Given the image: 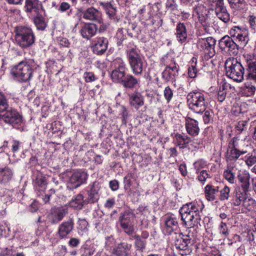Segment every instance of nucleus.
<instances>
[{
  "instance_id": "nucleus-51",
  "label": "nucleus",
  "mask_w": 256,
  "mask_h": 256,
  "mask_svg": "<svg viewBox=\"0 0 256 256\" xmlns=\"http://www.w3.org/2000/svg\"><path fill=\"white\" fill-rule=\"evenodd\" d=\"M242 30L240 26H234L230 30V35L231 36L230 38H232V39H234L236 36L238 35V34L240 32H242Z\"/></svg>"
},
{
  "instance_id": "nucleus-23",
  "label": "nucleus",
  "mask_w": 256,
  "mask_h": 256,
  "mask_svg": "<svg viewBox=\"0 0 256 256\" xmlns=\"http://www.w3.org/2000/svg\"><path fill=\"white\" fill-rule=\"evenodd\" d=\"M186 125L187 132L190 135L194 136L198 134L200 128L196 120L188 118L186 119Z\"/></svg>"
},
{
  "instance_id": "nucleus-36",
  "label": "nucleus",
  "mask_w": 256,
  "mask_h": 256,
  "mask_svg": "<svg viewBox=\"0 0 256 256\" xmlns=\"http://www.w3.org/2000/svg\"><path fill=\"white\" fill-rule=\"evenodd\" d=\"M230 8L238 10H244L246 6L245 0H228Z\"/></svg>"
},
{
  "instance_id": "nucleus-52",
  "label": "nucleus",
  "mask_w": 256,
  "mask_h": 256,
  "mask_svg": "<svg viewBox=\"0 0 256 256\" xmlns=\"http://www.w3.org/2000/svg\"><path fill=\"white\" fill-rule=\"evenodd\" d=\"M84 77L86 82H92L95 80L96 78L94 73L91 72H86L84 74Z\"/></svg>"
},
{
  "instance_id": "nucleus-19",
  "label": "nucleus",
  "mask_w": 256,
  "mask_h": 256,
  "mask_svg": "<svg viewBox=\"0 0 256 256\" xmlns=\"http://www.w3.org/2000/svg\"><path fill=\"white\" fill-rule=\"evenodd\" d=\"M236 178L240 188L242 190H250V176L249 172L246 170H239L237 174Z\"/></svg>"
},
{
  "instance_id": "nucleus-29",
  "label": "nucleus",
  "mask_w": 256,
  "mask_h": 256,
  "mask_svg": "<svg viewBox=\"0 0 256 256\" xmlns=\"http://www.w3.org/2000/svg\"><path fill=\"white\" fill-rule=\"evenodd\" d=\"M219 192V188L210 184H208L204 188V193L206 199L208 201H213L216 198Z\"/></svg>"
},
{
  "instance_id": "nucleus-46",
  "label": "nucleus",
  "mask_w": 256,
  "mask_h": 256,
  "mask_svg": "<svg viewBox=\"0 0 256 256\" xmlns=\"http://www.w3.org/2000/svg\"><path fill=\"white\" fill-rule=\"evenodd\" d=\"M254 204V200L252 198L248 196V198L242 204V206L245 208L250 210L252 208V206Z\"/></svg>"
},
{
  "instance_id": "nucleus-8",
  "label": "nucleus",
  "mask_w": 256,
  "mask_h": 256,
  "mask_svg": "<svg viewBox=\"0 0 256 256\" xmlns=\"http://www.w3.org/2000/svg\"><path fill=\"white\" fill-rule=\"evenodd\" d=\"M134 214L129 210L120 214L118 222L124 232L128 235L132 234L134 232Z\"/></svg>"
},
{
  "instance_id": "nucleus-60",
  "label": "nucleus",
  "mask_w": 256,
  "mask_h": 256,
  "mask_svg": "<svg viewBox=\"0 0 256 256\" xmlns=\"http://www.w3.org/2000/svg\"><path fill=\"white\" fill-rule=\"evenodd\" d=\"M190 228H188L186 230V234L185 236L184 235V238L186 240H189V243L190 244V240L194 238V232H191Z\"/></svg>"
},
{
  "instance_id": "nucleus-50",
  "label": "nucleus",
  "mask_w": 256,
  "mask_h": 256,
  "mask_svg": "<svg viewBox=\"0 0 256 256\" xmlns=\"http://www.w3.org/2000/svg\"><path fill=\"white\" fill-rule=\"evenodd\" d=\"M135 240V244L138 248L140 249H142L145 248V242L142 240L139 236H136Z\"/></svg>"
},
{
  "instance_id": "nucleus-31",
  "label": "nucleus",
  "mask_w": 256,
  "mask_h": 256,
  "mask_svg": "<svg viewBox=\"0 0 256 256\" xmlns=\"http://www.w3.org/2000/svg\"><path fill=\"white\" fill-rule=\"evenodd\" d=\"M84 197L82 194H77L70 202V206L77 210H81L84 205L88 203L86 200H84Z\"/></svg>"
},
{
  "instance_id": "nucleus-32",
  "label": "nucleus",
  "mask_w": 256,
  "mask_h": 256,
  "mask_svg": "<svg viewBox=\"0 0 256 256\" xmlns=\"http://www.w3.org/2000/svg\"><path fill=\"white\" fill-rule=\"evenodd\" d=\"M130 103L131 106L138 109L144 105L143 97L140 93L134 94L130 97Z\"/></svg>"
},
{
  "instance_id": "nucleus-7",
  "label": "nucleus",
  "mask_w": 256,
  "mask_h": 256,
  "mask_svg": "<svg viewBox=\"0 0 256 256\" xmlns=\"http://www.w3.org/2000/svg\"><path fill=\"white\" fill-rule=\"evenodd\" d=\"M244 142L240 140L237 138H234L232 144H230L226 152V158L227 162H236L241 154H245L247 152L246 148H242L240 146L242 143Z\"/></svg>"
},
{
  "instance_id": "nucleus-42",
  "label": "nucleus",
  "mask_w": 256,
  "mask_h": 256,
  "mask_svg": "<svg viewBox=\"0 0 256 256\" xmlns=\"http://www.w3.org/2000/svg\"><path fill=\"white\" fill-rule=\"evenodd\" d=\"M219 191L220 192L219 198L220 200H228L230 194V188L228 186H224L222 189Z\"/></svg>"
},
{
  "instance_id": "nucleus-14",
  "label": "nucleus",
  "mask_w": 256,
  "mask_h": 256,
  "mask_svg": "<svg viewBox=\"0 0 256 256\" xmlns=\"http://www.w3.org/2000/svg\"><path fill=\"white\" fill-rule=\"evenodd\" d=\"M4 112H5L3 114H0V119L1 118L6 123L15 124L21 122L22 116L16 110L12 108H8Z\"/></svg>"
},
{
  "instance_id": "nucleus-5",
  "label": "nucleus",
  "mask_w": 256,
  "mask_h": 256,
  "mask_svg": "<svg viewBox=\"0 0 256 256\" xmlns=\"http://www.w3.org/2000/svg\"><path fill=\"white\" fill-rule=\"evenodd\" d=\"M190 108L196 113L205 111L208 105V100L204 94L199 91L189 92L186 96Z\"/></svg>"
},
{
  "instance_id": "nucleus-48",
  "label": "nucleus",
  "mask_w": 256,
  "mask_h": 256,
  "mask_svg": "<svg viewBox=\"0 0 256 256\" xmlns=\"http://www.w3.org/2000/svg\"><path fill=\"white\" fill-rule=\"evenodd\" d=\"M70 8V5L69 3L65 2H61L58 8L59 12L63 13L66 12Z\"/></svg>"
},
{
  "instance_id": "nucleus-17",
  "label": "nucleus",
  "mask_w": 256,
  "mask_h": 256,
  "mask_svg": "<svg viewBox=\"0 0 256 256\" xmlns=\"http://www.w3.org/2000/svg\"><path fill=\"white\" fill-rule=\"evenodd\" d=\"M74 221L72 218L62 222L58 226L56 234L60 239L67 238L74 228Z\"/></svg>"
},
{
  "instance_id": "nucleus-59",
  "label": "nucleus",
  "mask_w": 256,
  "mask_h": 256,
  "mask_svg": "<svg viewBox=\"0 0 256 256\" xmlns=\"http://www.w3.org/2000/svg\"><path fill=\"white\" fill-rule=\"evenodd\" d=\"M115 204V200L114 198H108V199L105 204L104 206L107 208H111L114 206Z\"/></svg>"
},
{
  "instance_id": "nucleus-27",
  "label": "nucleus",
  "mask_w": 256,
  "mask_h": 256,
  "mask_svg": "<svg viewBox=\"0 0 256 256\" xmlns=\"http://www.w3.org/2000/svg\"><path fill=\"white\" fill-rule=\"evenodd\" d=\"M131 245L126 242L118 244L114 250V252L118 256H129Z\"/></svg>"
},
{
  "instance_id": "nucleus-25",
  "label": "nucleus",
  "mask_w": 256,
  "mask_h": 256,
  "mask_svg": "<svg viewBox=\"0 0 256 256\" xmlns=\"http://www.w3.org/2000/svg\"><path fill=\"white\" fill-rule=\"evenodd\" d=\"M177 40L183 44L186 40L188 34L185 25L183 23H179L178 24L176 28V32L175 33Z\"/></svg>"
},
{
  "instance_id": "nucleus-47",
  "label": "nucleus",
  "mask_w": 256,
  "mask_h": 256,
  "mask_svg": "<svg viewBox=\"0 0 256 256\" xmlns=\"http://www.w3.org/2000/svg\"><path fill=\"white\" fill-rule=\"evenodd\" d=\"M224 176L226 179L230 183H234V175L230 170H226L224 172Z\"/></svg>"
},
{
  "instance_id": "nucleus-12",
  "label": "nucleus",
  "mask_w": 256,
  "mask_h": 256,
  "mask_svg": "<svg viewBox=\"0 0 256 256\" xmlns=\"http://www.w3.org/2000/svg\"><path fill=\"white\" fill-rule=\"evenodd\" d=\"M220 49L228 51L231 56H236L238 52V44L232 38L224 36L219 42Z\"/></svg>"
},
{
  "instance_id": "nucleus-3",
  "label": "nucleus",
  "mask_w": 256,
  "mask_h": 256,
  "mask_svg": "<svg viewBox=\"0 0 256 256\" xmlns=\"http://www.w3.org/2000/svg\"><path fill=\"white\" fill-rule=\"evenodd\" d=\"M10 74L16 80L26 82L32 78L33 69L30 62L22 60L11 68Z\"/></svg>"
},
{
  "instance_id": "nucleus-1",
  "label": "nucleus",
  "mask_w": 256,
  "mask_h": 256,
  "mask_svg": "<svg viewBox=\"0 0 256 256\" xmlns=\"http://www.w3.org/2000/svg\"><path fill=\"white\" fill-rule=\"evenodd\" d=\"M204 205L201 202H192L183 205L180 210L182 220L189 228L200 225L201 214Z\"/></svg>"
},
{
  "instance_id": "nucleus-34",
  "label": "nucleus",
  "mask_w": 256,
  "mask_h": 256,
  "mask_svg": "<svg viewBox=\"0 0 256 256\" xmlns=\"http://www.w3.org/2000/svg\"><path fill=\"white\" fill-rule=\"evenodd\" d=\"M126 70H113L111 73V78L114 82L122 84L126 76Z\"/></svg>"
},
{
  "instance_id": "nucleus-49",
  "label": "nucleus",
  "mask_w": 256,
  "mask_h": 256,
  "mask_svg": "<svg viewBox=\"0 0 256 256\" xmlns=\"http://www.w3.org/2000/svg\"><path fill=\"white\" fill-rule=\"evenodd\" d=\"M164 96L167 102H169L173 96V92L169 86H166L164 90Z\"/></svg>"
},
{
  "instance_id": "nucleus-56",
  "label": "nucleus",
  "mask_w": 256,
  "mask_h": 256,
  "mask_svg": "<svg viewBox=\"0 0 256 256\" xmlns=\"http://www.w3.org/2000/svg\"><path fill=\"white\" fill-rule=\"evenodd\" d=\"M248 20L250 28L254 30H256V16L253 15L250 16Z\"/></svg>"
},
{
  "instance_id": "nucleus-40",
  "label": "nucleus",
  "mask_w": 256,
  "mask_h": 256,
  "mask_svg": "<svg viewBox=\"0 0 256 256\" xmlns=\"http://www.w3.org/2000/svg\"><path fill=\"white\" fill-rule=\"evenodd\" d=\"M101 5L104 6L106 8V13L111 19H114L116 14V10L112 7V6L109 3L101 2Z\"/></svg>"
},
{
  "instance_id": "nucleus-28",
  "label": "nucleus",
  "mask_w": 256,
  "mask_h": 256,
  "mask_svg": "<svg viewBox=\"0 0 256 256\" xmlns=\"http://www.w3.org/2000/svg\"><path fill=\"white\" fill-rule=\"evenodd\" d=\"M13 174L14 172L10 168H0V183L7 184L12 180Z\"/></svg>"
},
{
  "instance_id": "nucleus-55",
  "label": "nucleus",
  "mask_w": 256,
  "mask_h": 256,
  "mask_svg": "<svg viewBox=\"0 0 256 256\" xmlns=\"http://www.w3.org/2000/svg\"><path fill=\"white\" fill-rule=\"evenodd\" d=\"M170 70L174 72H176L177 74L178 70L176 66V64L174 63L169 66H167L164 70V74H166L167 72L170 73Z\"/></svg>"
},
{
  "instance_id": "nucleus-21",
  "label": "nucleus",
  "mask_w": 256,
  "mask_h": 256,
  "mask_svg": "<svg viewBox=\"0 0 256 256\" xmlns=\"http://www.w3.org/2000/svg\"><path fill=\"white\" fill-rule=\"evenodd\" d=\"M100 186L98 182H94L91 186L90 190L88 191V197L86 198V202L94 203L98 201L100 198L99 190Z\"/></svg>"
},
{
  "instance_id": "nucleus-38",
  "label": "nucleus",
  "mask_w": 256,
  "mask_h": 256,
  "mask_svg": "<svg viewBox=\"0 0 256 256\" xmlns=\"http://www.w3.org/2000/svg\"><path fill=\"white\" fill-rule=\"evenodd\" d=\"M9 108L8 97L4 93L0 92V112H4Z\"/></svg>"
},
{
  "instance_id": "nucleus-53",
  "label": "nucleus",
  "mask_w": 256,
  "mask_h": 256,
  "mask_svg": "<svg viewBox=\"0 0 256 256\" xmlns=\"http://www.w3.org/2000/svg\"><path fill=\"white\" fill-rule=\"evenodd\" d=\"M212 112L209 110L205 112L203 118L205 124H208L212 120Z\"/></svg>"
},
{
  "instance_id": "nucleus-62",
  "label": "nucleus",
  "mask_w": 256,
  "mask_h": 256,
  "mask_svg": "<svg viewBox=\"0 0 256 256\" xmlns=\"http://www.w3.org/2000/svg\"><path fill=\"white\" fill-rule=\"evenodd\" d=\"M246 124V122L244 121L239 122L236 126V129L237 130H238L240 132H242L246 128L245 126Z\"/></svg>"
},
{
  "instance_id": "nucleus-11",
  "label": "nucleus",
  "mask_w": 256,
  "mask_h": 256,
  "mask_svg": "<svg viewBox=\"0 0 256 256\" xmlns=\"http://www.w3.org/2000/svg\"><path fill=\"white\" fill-rule=\"evenodd\" d=\"M212 6L214 8L218 18L225 23L230 20V14L224 6V0H213Z\"/></svg>"
},
{
  "instance_id": "nucleus-41",
  "label": "nucleus",
  "mask_w": 256,
  "mask_h": 256,
  "mask_svg": "<svg viewBox=\"0 0 256 256\" xmlns=\"http://www.w3.org/2000/svg\"><path fill=\"white\" fill-rule=\"evenodd\" d=\"M112 65L115 67L114 70H126V67L124 62L121 58H117L112 62Z\"/></svg>"
},
{
  "instance_id": "nucleus-43",
  "label": "nucleus",
  "mask_w": 256,
  "mask_h": 256,
  "mask_svg": "<svg viewBox=\"0 0 256 256\" xmlns=\"http://www.w3.org/2000/svg\"><path fill=\"white\" fill-rule=\"evenodd\" d=\"M176 138L177 140L178 144L184 146L190 142V138L187 136H183L180 134H176Z\"/></svg>"
},
{
  "instance_id": "nucleus-16",
  "label": "nucleus",
  "mask_w": 256,
  "mask_h": 256,
  "mask_svg": "<svg viewBox=\"0 0 256 256\" xmlns=\"http://www.w3.org/2000/svg\"><path fill=\"white\" fill-rule=\"evenodd\" d=\"M79 11L82 12L83 18L86 20L99 24L102 22L100 12L92 6L84 10H79Z\"/></svg>"
},
{
  "instance_id": "nucleus-45",
  "label": "nucleus",
  "mask_w": 256,
  "mask_h": 256,
  "mask_svg": "<svg viewBox=\"0 0 256 256\" xmlns=\"http://www.w3.org/2000/svg\"><path fill=\"white\" fill-rule=\"evenodd\" d=\"M200 174L198 176V179L202 184H204L207 178H211V176L208 172L206 170H201Z\"/></svg>"
},
{
  "instance_id": "nucleus-61",
  "label": "nucleus",
  "mask_w": 256,
  "mask_h": 256,
  "mask_svg": "<svg viewBox=\"0 0 256 256\" xmlns=\"http://www.w3.org/2000/svg\"><path fill=\"white\" fill-rule=\"evenodd\" d=\"M220 231V234H222L225 236H226L228 234L227 226L226 223L223 222H221Z\"/></svg>"
},
{
  "instance_id": "nucleus-37",
  "label": "nucleus",
  "mask_w": 256,
  "mask_h": 256,
  "mask_svg": "<svg viewBox=\"0 0 256 256\" xmlns=\"http://www.w3.org/2000/svg\"><path fill=\"white\" fill-rule=\"evenodd\" d=\"M231 86L229 84L224 82L222 86H220L218 93V99L220 102H222L226 98V91L228 88H231Z\"/></svg>"
},
{
  "instance_id": "nucleus-10",
  "label": "nucleus",
  "mask_w": 256,
  "mask_h": 256,
  "mask_svg": "<svg viewBox=\"0 0 256 256\" xmlns=\"http://www.w3.org/2000/svg\"><path fill=\"white\" fill-rule=\"evenodd\" d=\"M216 43V40L210 36L199 39L197 45L198 48L203 50L205 54L211 58L215 54Z\"/></svg>"
},
{
  "instance_id": "nucleus-39",
  "label": "nucleus",
  "mask_w": 256,
  "mask_h": 256,
  "mask_svg": "<svg viewBox=\"0 0 256 256\" xmlns=\"http://www.w3.org/2000/svg\"><path fill=\"white\" fill-rule=\"evenodd\" d=\"M35 184L37 186H38L40 190H44L47 184L46 177L42 175L37 176L35 180Z\"/></svg>"
},
{
  "instance_id": "nucleus-33",
  "label": "nucleus",
  "mask_w": 256,
  "mask_h": 256,
  "mask_svg": "<svg viewBox=\"0 0 256 256\" xmlns=\"http://www.w3.org/2000/svg\"><path fill=\"white\" fill-rule=\"evenodd\" d=\"M174 244L176 248L180 250H186L189 243V240L184 238V235L179 234L175 237Z\"/></svg>"
},
{
  "instance_id": "nucleus-2",
  "label": "nucleus",
  "mask_w": 256,
  "mask_h": 256,
  "mask_svg": "<svg viewBox=\"0 0 256 256\" xmlns=\"http://www.w3.org/2000/svg\"><path fill=\"white\" fill-rule=\"evenodd\" d=\"M14 32L16 42L22 48H28L35 42L36 37L33 30L28 26H17L14 28Z\"/></svg>"
},
{
  "instance_id": "nucleus-4",
  "label": "nucleus",
  "mask_w": 256,
  "mask_h": 256,
  "mask_svg": "<svg viewBox=\"0 0 256 256\" xmlns=\"http://www.w3.org/2000/svg\"><path fill=\"white\" fill-rule=\"evenodd\" d=\"M226 75L236 82L244 80V68L241 63L234 58H228L224 64Z\"/></svg>"
},
{
  "instance_id": "nucleus-35",
  "label": "nucleus",
  "mask_w": 256,
  "mask_h": 256,
  "mask_svg": "<svg viewBox=\"0 0 256 256\" xmlns=\"http://www.w3.org/2000/svg\"><path fill=\"white\" fill-rule=\"evenodd\" d=\"M33 21L38 30H44L47 27V22L42 15L37 14L34 18Z\"/></svg>"
},
{
  "instance_id": "nucleus-57",
  "label": "nucleus",
  "mask_w": 256,
  "mask_h": 256,
  "mask_svg": "<svg viewBox=\"0 0 256 256\" xmlns=\"http://www.w3.org/2000/svg\"><path fill=\"white\" fill-rule=\"evenodd\" d=\"M20 142L16 140H14L12 142V150L13 152H16L19 150Z\"/></svg>"
},
{
  "instance_id": "nucleus-18",
  "label": "nucleus",
  "mask_w": 256,
  "mask_h": 256,
  "mask_svg": "<svg viewBox=\"0 0 256 256\" xmlns=\"http://www.w3.org/2000/svg\"><path fill=\"white\" fill-rule=\"evenodd\" d=\"M108 44V41L106 38H96L92 44V52L97 55H102L107 50Z\"/></svg>"
},
{
  "instance_id": "nucleus-30",
  "label": "nucleus",
  "mask_w": 256,
  "mask_h": 256,
  "mask_svg": "<svg viewBox=\"0 0 256 256\" xmlns=\"http://www.w3.org/2000/svg\"><path fill=\"white\" fill-rule=\"evenodd\" d=\"M138 80L130 74H127L124 78L122 84L124 88L132 89L138 83Z\"/></svg>"
},
{
  "instance_id": "nucleus-26",
  "label": "nucleus",
  "mask_w": 256,
  "mask_h": 256,
  "mask_svg": "<svg viewBox=\"0 0 256 256\" xmlns=\"http://www.w3.org/2000/svg\"><path fill=\"white\" fill-rule=\"evenodd\" d=\"M165 226L167 233L170 234L178 228V218L174 216H167L165 220Z\"/></svg>"
},
{
  "instance_id": "nucleus-22",
  "label": "nucleus",
  "mask_w": 256,
  "mask_h": 256,
  "mask_svg": "<svg viewBox=\"0 0 256 256\" xmlns=\"http://www.w3.org/2000/svg\"><path fill=\"white\" fill-rule=\"evenodd\" d=\"M97 30L96 24H86L80 30V33L84 38L88 40L96 34Z\"/></svg>"
},
{
  "instance_id": "nucleus-63",
  "label": "nucleus",
  "mask_w": 256,
  "mask_h": 256,
  "mask_svg": "<svg viewBox=\"0 0 256 256\" xmlns=\"http://www.w3.org/2000/svg\"><path fill=\"white\" fill-rule=\"evenodd\" d=\"M110 186L112 190H116L119 188L118 182L116 180H113L110 182Z\"/></svg>"
},
{
  "instance_id": "nucleus-15",
  "label": "nucleus",
  "mask_w": 256,
  "mask_h": 256,
  "mask_svg": "<svg viewBox=\"0 0 256 256\" xmlns=\"http://www.w3.org/2000/svg\"><path fill=\"white\" fill-rule=\"evenodd\" d=\"M246 64V71L248 78L256 81V56L253 54H247L244 55Z\"/></svg>"
},
{
  "instance_id": "nucleus-64",
  "label": "nucleus",
  "mask_w": 256,
  "mask_h": 256,
  "mask_svg": "<svg viewBox=\"0 0 256 256\" xmlns=\"http://www.w3.org/2000/svg\"><path fill=\"white\" fill-rule=\"evenodd\" d=\"M203 165L204 164L202 161H197L194 164V166L196 173H198L200 172V169L203 168Z\"/></svg>"
},
{
  "instance_id": "nucleus-6",
  "label": "nucleus",
  "mask_w": 256,
  "mask_h": 256,
  "mask_svg": "<svg viewBox=\"0 0 256 256\" xmlns=\"http://www.w3.org/2000/svg\"><path fill=\"white\" fill-rule=\"evenodd\" d=\"M128 59L132 73L136 76L142 74L144 62L138 50L131 48L127 51Z\"/></svg>"
},
{
  "instance_id": "nucleus-24",
  "label": "nucleus",
  "mask_w": 256,
  "mask_h": 256,
  "mask_svg": "<svg viewBox=\"0 0 256 256\" xmlns=\"http://www.w3.org/2000/svg\"><path fill=\"white\" fill-rule=\"evenodd\" d=\"M25 8L28 12L38 13L42 8V4L39 0H26Z\"/></svg>"
},
{
  "instance_id": "nucleus-58",
  "label": "nucleus",
  "mask_w": 256,
  "mask_h": 256,
  "mask_svg": "<svg viewBox=\"0 0 256 256\" xmlns=\"http://www.w3.org/2000/svg\"><path fill=\"white\" fill-rule=\"evenodd\" d=\"M80 243V240L78 238H70L68 244L71 247H76Z\"/></svg>"
},
{
  "instance_id": "nucleus-44",
  "label": "nucleus",
  "mask_w": 256,
  "mask_h": 256,
  "mask_svg": "<svg viewBox=\"0 0 256 256\" xmlns=\"http://www.w3.org/2000/svg\"><path fill=\"white\" fill-rule=\"evenodd\" d=\"M246 32L244 30H242V32L238 34L236 37L234 39L236 42H240V44L244 45L247 42V38L246 36Z\"/></svg>"
},
{
  "instance_id": "nucleus-13",
  "label": "nucleus",
  "mask_w": 256,
  "mask_h": 256,
  "mask_svg": "<svg viewBox=\"0 0 256 256\" xmlns=\"http://www.w3.org/2000/svg\"><path fill=\"white\" fill-rule=\"evenodd\" d=\"M88 178V174L84 172L78 171L74 172L70 177L67 184V188L73 190L79 187L84 183Z\"/></svg>"
},
{
  "instance_id": "nucleus-54",
  "label": "nucleus",
  "mask_w": 256,
  "mask_h": 256,
  "mask_svg": "<svg viewBox=\"0 0 256 256\" xmlns=\"http://www.w3.org/2000/svg\"><path fill=\"white\" fill-rule=\"evenodd\" d=\"M246 163L248 166H252L256 163V156L252 154L248 156L246 160Z\"/></svg>"
},
{
  "instance_id": "nucleus-9",
  "label": "nucleus",
  "mask_w": 256,
  "mask_h": 256,
  "mask_svg": "<svg viewBox=\"0 0 256 256\" xmlns=\"http://www.w3.org/2000/svg\"><path fill=\"white\" fill-rule=\"evenodd\" d=\"M68 213V208L66 206H55L51 209L48 219L52 224H56L62 220Z\"/></svg>"
},
{
  "instance_id": "nucleus-20",
  "label": "nucleus",
  "mask_w": 256,
  "mask_h": 256,
  "mask_svg": "<svg viewBox=\"0 0 256 256\" xmlns=\"http://www.w3.org/2000/svg\"><path fill=\"white\" fill-rule=\"evenodd\" d=\"M249 190H242L240 188H236L232 193V204L234 206H239L248 198Z\"/></svg>"
}]
</instances>
